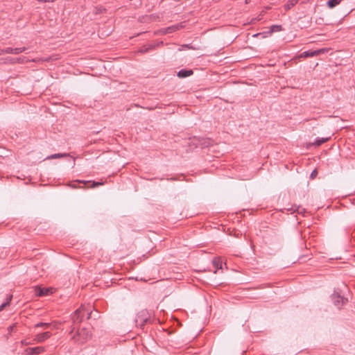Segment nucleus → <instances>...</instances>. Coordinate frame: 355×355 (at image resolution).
<instances>
[{
    "mask_svg": "<svg viewBox=\"0 0 355 355\" xmlns=\"http://www.w3.org/2000/svg\"><path fill=\"white\" fill-rule=\"evenodd\" d=\"M91 332L85 328L79 330L72 339L78 344H83L91 338Z\"/></svg>",
    "mask_w": 355,
    "mask_h": 355,
    "instance_id": "f257e3e1",
    "label": "nucleus"
},
{
    "mask_svg": "<svg viewBox=\"0 0 355 355\" xmlns=\"http://www.w3.org/2000/svg\"><path fill=\"white\" fill-rule=\"evenodd\" d=\"M150 317L147 310H142L139 311L136 317L135 322L137 325L140 326L142 328L146 323L150 322Z\"/></svg>",
    "mask_w": 355,
    "mask_h": 355,
    "instance_id": "f03ea898",
    "label": "nucleus"
},
{
    "mask_svg": "<svg viewBox=\"0 0 355 355\" xmlns=\"http://www.w3.org/2000/svg\"><path fill=\"white\" fill-rule=\"evenodd\" d=\"M87 311V318H90L92 317V312L89 311L87 309L85 306H82L79 309H78L73 315L72 316V320L74 323H80L83 320L84 313L83 312Z\"/></svg>",
    "mask_w": 355,
    "mask_h": 355,
    "instance_id": "7ed1b4c3",
    "label": "nucleus"
},
{
    "mask_svg": "<svg viewBox=\"0 0 355 355\" xmlns=\"http://www.w3.org/2000/svg\"><path fill=\"white\" fill-rule=\"evenodd\" d=\"M27 49L26 47L22 46L19 48L8 47L3 49H0V55L3 54H14L18 55Z\"/></svg>",
    "mask_w": 355,
    "mask_h": 355,
    "instance_id": "20e7f679",
    "label": "nucleus"
},
{
    "mask_svg": "<svg viewBox=\"0 0 355 355\" xmlns=\"http://www.w3.org/2000/svg\"><path fill=\"white\" fill-rule=\"evenodd\" d=\"M332 299L334 300V304L338 307L343 305L347 301L346 298L342 297L338 292H334V293L332 295Z\"/></svg>",
    "mask_w": 355,
    "mask_h": 355,
    "instance_id": "39448f33",
    "label": "nucleus"
},
{
    "mask_svg": "<svg viewBox=\"0 0 355 355\" xmlns=\"http://www.w3.org/2000/svg\"><path fill=\"white\" fill-rule=\"evenodd\" d=\"M44 351V347H28L26 349L25 352L27 355H33V354H39Z\"/></svg>",
    "mask_w": 355,
    "mask_h": 355,
    "instance_id": "423d86ee",
    "label": "nucleus"
},
{
    "mask_svg": "<svg viewBox=\"0 0 355 355\" xmlns=\"http://www.w3.org/2000/svg\"><path fill=\"white\" fill-rule=\"evenodd\" d=\"M51 336V333L50 331H46L44 333L37 334L34 340L37 343H42L45 340L49 338Z\"/></svg>",
    "mask_w": 355,
    "mask_h": 355,
    "instance_id": "0eeeda50",
    "label": "nucleus"
},
{
    "mask_svg": "<svg viewBox=\"0 0 355 355\" xmlns=\"http://www.w3.org/2000/svg\"><path fill=\"white\" fill-rule=\"evenodd\" d=\"M288 211H291V213L297 212L300 214H304L305 213V209L301 207L300 206L293 205L290 208L286 209Z\"/></svg>",
    "mask_w": 355,
    "mask_h": 355,
    "instance_id": "6e6552de",
    "label": "nucleus"
},
{
    "mask_svg": "<svg viewBox=\"0 0 355 355\" xmlns=\"http://www.w3.org/2000/svg\"><path fill=\"white\" fill-rule=\"evenodd\" d=\"M52 288H37L36 293L38 296L48 295L50 293H51Z\"/></svg>",
    "mask_w": 355,
    "mask_h": 355,
    "instance_id": "1a4fd4ad",
    "label": "nucleus"
},
{
    "mask_svg": "<svg viewBox=\"0 0 355 355\" xmlns=\"http://www.w3.org/2000/svg\"><path fill=\"white\" fill-rule=\"evenodd\" d=\"M193 74V71L191 69H181L178 73V76L179 78H187Z\"/></svg>",
    "mask_w": 355,
    "mask_h": 355,
    "instance_id": "9d476101",
    "label": "nucleus"
},
{
    "mask_svg": "<svg viewBox=\"0 0 355 355\" xmlns=\"http://www.w3.org/2000/svg\"><path fill=\"white\" fill-rule=\"evenodd\" d=\"M182 27V26L181 24H177V25H173V26H169V27L165 28L164 33H173V32L179 30Z\"/></svg>",
    "mask_w": 355,
    "mask_h": 355,
    "instance_id": "9b49d317",
    "label": "nucleus"
},
{
    "mask_svg": "<svg viewBox=\"0 0 355 355\" xmlns=\"http://www.w3.org/2000/svg\"><path fill=\"white\" fill-rule=\"evenodd\" d=\"M314 56H317V53H315V51H306L301 53L299 55V58H308Z\"/></svg>",
    "mask_w": 355,
    "mask_h": 355,
    "instance_id": "f8f14e48",
    "label": "nucleus"
},
{
    "mask_svg": "<svg viewBox=\"0 0 355 355\" xmlns=\"http://www.w3.org/2000/svg\"><path fill=\"white\" fill-rule=\"evenodd\" d=\"M222 260L220 257H216L213 259L212 263L214 266L217 269L222 268Z\"/></svg>",
    "mask_w": 355,
    "mask_h": 355,
    "instance_id": "ddd939ff",
    "label": "nucleus"
},
{
    "mask_svg": "<svg viewBox=\"0 0 355 355\" xmlns=\"http://www.w3.org/2000/svg\"><path fill=\"white\" fill-rule=\"evenodd\" d=\"M68 156H69V154H67V153H56V154H53V155L47 157L46 159H58V158H61V157H68Z\"/></svg>",
    "mask_w": 355,
    "mask_h": 355,
    "instance_id": "4468645a",
    "label": "nucleus"
},
{
    "mask_svg": "<svg viewBox=\"0 0 355 355\" xmlns=\"http://www.w3.org/2000/svg\"><path fill=\"white\" fill-rule=\"evenodd\" d=\"M299 0H289L285 5V9L286 10H290L293 6L297 3Z\"/></svg>",
    "mask_w": 355,
    "mask_h": 355,
    "instance_id": "2eb2a0df",
    "label": "nucleus"
},
{
    "mask_svg": "<svg viewBox=\"0 0 355 355\" xmlns=\"http://www.w3.org/2000/svg\"><path fill=\"white\" fill-rule=\"evenodd\" d=\"M341 0H329L327 4L329 8H333L340 3Z\"/></svg>",
    "mask_w": 355,
    "mask_h": 355,
    "instance_id": "dca6fc26",
    "label": "nucleus"
},
{
    "mask_svg": "<svg viewBox=\"0 0 355 355\" xmlns=\"http://www.w3.org/2000/svg\"><path fill=\"white\" fill-rule=\"evenodd\" d=\"M162 44H163L162 41L155 42L153 44H150L148 45L147 48L148 49V51H149L153 50V49H155L156 47L159 46L160 45H162Z\"/></svg>",
    "mask_w": 355,
    "mask_h": 355,
    "instance_id": "f3484780",
    "label": "nucleus"
},
{
    "mask_svg": "<svg viewBox=\"0 0 355 355\" xmlns=\"http://www.w3.org/2000/svg\"><path fill=\"white\" fill-rule=\"evenodd\" d=\"M12 295H10L7 297V300L6 302L3 303L1 306H0V311H3V309L7 306L8 305H9L11 300H12Z\"/></svg>",
    "mask_w": 355,
    "mask_h": 355,
    "instance_id": "a211bd4d",
    "label": "nucleus"
},
{
    "mask_svg": "<svg viewBox=\"0 0 355 355\" xmlns=\"http://www.w3.org/2000/svg\"><path fill=\"white\" fill-rule=\"evenodd\" d=\"M51 323L47 322H39L35 325V327H44V329H47L51 326Z\"/></svg>",
    "mask_w": 355,
    "mask_h": 355,
    "instance_id": "6ab92c4d",
    "label": "nucleus"
},
{
    "mask_svg": "<svg viewBox=\"0 0 355 355\" xmlns=\"http://www.w3.org/2000/svg\"><path fill=\"white\" fill-rule=\"evenodd\" d=\"M329 49L327 48H322L318 50H315V53H317V56L320 54L326 53L329 51Z\"/></svg>",
    "mask_w": 355,
    "mask_h": 355,
    "instance_id": "aec40b11",
    "label": "nucleus"
},
{
    "mask_svg": "<svg viewBox=\"0 0 355 355\" xmlns=\"http://www.w3.org/2000/svg\"><path fill=\"white\" fill-rule=\"evenodd\" d=\"M329 138H322L318 139L315 141V144L316 146H320L321 144H324L327 141H328Z\"/></svg>",
    "mask_w": 355,
    "mask_h": 355,
    "instance_id": "412c9836",
    "label": "nucleus"
},
{
    "mask_svg": "<svg viewBox=\"0 0 355 355\" xmlns=\"http://www.w3.org/2000/svg\"><path fill=\"white\" fill-rule=\"evenodd\" d=\"M270 29H271L272 32H273V31H279L282 30V26H279V25H273V26H271Z\"/></svg>",
    "mask_w": 355,
    "mask_h": 355,
    "instance_id": "4be33fe9",
    "label": "nucleus"
},
{
    "mask_svg": "<svg viewBox=\"0 0 355 355\" xmlns=\"http://www.w3.org/2000/svg\"><path fill=\"white\" fill-rule=\"evenodd\" d=\"M138 51L141 53H146L148 52V49L147 48V46H143L139 49Z\"/></svg>",
    "mask_w": 355,
    "mask_h": 355,
    "instance_id": "5701e85b",
    "label": "nucleus"
},
{
    "mask_svg": "<svg viewBox=\"0 0 355 355\" xmlns=\"http://www.w3.org/2000/svg\"><path fill=\"white\" fill-rule=\"evenodd\" d=\"M102 184H103V182H93V183H92V184L91 187H92V188H94V187H97V186L102 185Z\"/></svg>",
    "mask_w": 355,
    "mask_h": 355,
    "instance_id": "b1692460",
    "label": "nucleus"
},
{
    "mask_svg": "<svg viewBox=\"0 0 355 355\" xmlns=\"http://www.w3.org/2000/svg\"><path fill=\"white\" fill-rule=\"evenodd\" d=\"M317 174H318V171H317V170H316V169L313 170V171H312V173H311V176H310V177H311V179H313V178L317 175Z\"/></svg>",
    "mask_w": 355,
    "mask_h": 355,
    "instance_id": "393cba45",
    "label": "nucleus"
},
{
    "mask_svg": "<svg viewBox=\"0 0 355 355\" xmlns=\"http://www.w3.org/2000/svg\"><path fill=\"white\" fill-rule=\"evenodd\" d=\"M77 182H80H80H81V183H84V184H86V183H89V181H83H83H82V180H77Z\"/></svg>",
    "mask_w": 355,
    "mask_h": 355,
    "instance_id": "a878e982",
    "label": "nucleus"
},
{
    "mask_svg": "<svg viewBox=\"0 0 355 355\" xmlns=\"http://www.w3.org/2000/svg\"><path fill=\"white\" fill-rule=\"evenodd\" d=\"M21 344L24 345H27L29 344L28 342H26V340H22L21 341Z\"/></svg>",
    "mask_w": 355,
    "mask_h": 355,
    "instance_id": "bb28decb",
    "label": "nucleus"
},
{
    "mask_svg": "<svg viewBox=\"0 0 355 355\" xmlns=\"http://www.w3.org/2000/svg\"><path fill=\"white\" fill-rule=\"evenodd\" d=\"M250 0H245V3H248Z\"/></svg>",
    "mask_w": 355,
    "mask_h": 355,
    "instance_id": "cd10ccee",
    "label": "nucleus"
}]
</instances>
